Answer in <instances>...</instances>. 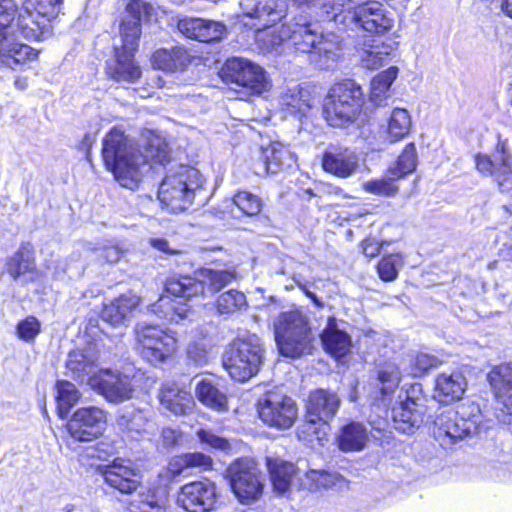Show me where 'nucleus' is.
<instances>
[{
    "instance_id": "23",
    "label": "nucleus",
    "mask_w": 512,
    "mask_h": 512,
    "mask_svg": "<svg viewBox=\"0 0 512 512\" xmlns=\"http://www.w3.org/2000/svg\"><path fill=\"white\" fill-rule=\"evenodd\" d=\"M14 34L15 30L11 24L0 31V63L12 69L15 65L34 60L38 56L35 49L17 42Z\"/></svg>"
},
{
    "instance_id": "54",
    "label": "nucleus",
    "mask_w": 512,
    "mask_h": 512,
    "mask_svg": "<svg viewBox=\"0 0 512 512\" xmlns=\"http://www.w3.org/2000/svg\"><path fill=\"white\" fill-rule=\"evenodd\" d=\"M307 478L315 483L316 488L342 487L345 483L341 475L327 471L312 470L307 473Z\"/></svg>"
},
{
    "instance_id": "10",
    "label": "nucleus",
    "mask_w": 512,
    "mask_h": 512,
    "mask_svg": "<svg viewBox=\"0 0 512 512\" xmlns=\"http://www.w3.org/2000/svg\"><path fill=\"white\" fill-rule=\"evenodd\" d=\"M296 417L295 401L278 390L268 391L258 400V418L271 427L287 429Z\"/></svg>"
},
{
    "instance_id": "3",
    "label": "nucleus",
    "mask_w": 512,
    "mask_h": 512,
    "mask_svg": "<svg viewBox=\"0 0 512 512\" xmlns=\"http://www.w3.org/2000/svg\"><path fill=\"white\" fill-rule=\"evenodd\" d=\"M153 6L144 0H131L120 25L121 49L115 48V59L107 64V74L118 83L136 82L141 69L134 62V52L141 36V21L151 16Z\"/></svg>"
},
{
    "instance_id": "7",
    "label": "nucleus",
    "mask_w": 512,
    "mask_h": 512,
    "mask_svg": "<svg viewBox=\"0 0 512 512\" xmlns=\"http://www.w3.org/2000/svg\"><path fill=\"white\" fill-rule=\"evenodd\" d=\"M136 350L149 363H164L177 349L176 338L155 325L137 324L135 328Z\"/></svg>"
},
{
    "instance_id": "55",
    "label": "nucleus",
    "mask_w": 512,
    "mask_h": 512,
    "mask_svg": "<svg viewBox=\"0 0 512 512\" xmlns=\"http://www.w3.org/2000/svg\"><path fill=\"white\" fill-rule=\"evenodd\" d=\"M280 104L286 106L291 114L305 115L309 105L302 99L298 87L290 89L281 97Z\"/></svg>"
},
{
    "instance_id": "49",
    "label": "nucleus",
    "mask_w": 512,
    "mask_h": 512,
    "mask_svg": "<svg viewBox=\"0 0 512 512\" xmlns=\"http://www.w3.org/2000/svg\"><path fill=\"white\" fill-rule=\"evenodd\" d=\"M212 466V459L200 452L188 453L179 459L175 460V462L170 463L169 470L173 475H180L185 468L188 467H200L203 469H208Z\"/></svg>"
},
{
    "instance_id": "43",
    "label": "nucleus",
    "mask_w": 512,
    "mask_h": 512,
    "mask_svg": "<svg viewBox=\"0 0 512 512\" xmlns=\"http://www.w3.org/2000/svg\"><path fill=\"white\" fill-rule=\"evenodd\" d=\"M398 75V68L389 67L387 70L379 73L371 81L370 100L375 105H382L387 97V93Z\"/></svg>"
},
{
    "instance_id": "32",
    "label": "nucleus",
    "mask_w": 512,
    "mask_h": 512,
    "mask_svg": "<svg viewBox=\"0 0 512 512\" xmlns=\"http://www.w3.org/2000/svg\"><path fill=\"white\" fill-rule=\"evenodd\" d=\"M321 341L325 351L335 358L345 356L351 347L350 336L345 331L338 329L332 318H329L327 326L321 334Z\"/></svg>"
},
{
    "instance_id": "34",
    "label": "nucleus",
    "mask_w": 512,
    "mask_h": 512,
    "mask_svg": "<svg viewBox=\"0 0 512 512\" xmlns=\"http://www.w3.org/2000/svg\"><path fill=\"white\" fill-rule=\"evenodd\" d=\"M267 467L274 491L279 495L285 494L296 476L295 465L280 458L268 457Z\"/></svg>"
},
{
    "instance_id": "35",
    "label": "nucleus",
    "mask_w": 512,
    "mask_h": 512,
    "mask_svg": "<svg viewBox=\"0 0 512 512\" xmlns=\"http://www.w3.org/2000/svg\"><path fill=\"white\" fill-rule=\"evenodd\" d=\"M368 431L360 422H350L343 426L337 436L338 447L343 452H358L365 448Z\"/></svg>"
},
{
    "instance_id": "61",
    "label": "nucleus",
    "mask_w": 512,
    "mask_h": 512,
    "mask_svg": "<svg viewBox=\"0 0 512 512\" xmlns=\"http://www.w3.org/2000/svg\"><path fill=\"white\" fill-rule=\"evenodd\" d=\"M241 13L238 15L239 22L244 26L252 28L256 16V0H241Z\"/></svg>"
},
{
    "instance_id": "12",
    "label": "nucleus",
    "mask_w": 512,
    "mask_h": 512,
    "mask_svg": "<svg viewBox=\"0 0 512 512\" xmlns=\"http://www.w3.org/2000/svg\"><path fill=\"white\" fill-rule=\"evenodd\" d=\"M223 366L230 377L245 382L253 376L256 362V345L254 339H237L226 349Z\"/></svg>"
},
{
    "instance_id": "46",
    "label": "nucleus",
    "mask_w": 512,
    "mask_h": 512,
    "mask_svg": "<svg viewBox=\"0 0 512 512\" xmlns=\"http://www.w3.org/2000/svg\"><path fill=\"white\" fill-rule=\"evenodd\" d=\"M399 180L396 175H391L388 169L387 174L381 178L367 181L363 184L366 192L378 196L393 197L398 192L396 182Z\"/></svg>"
},
{
    "instance_id": "4",
    "label": "nucleus",
    "mask_w": 512,
    "mask_h": 512,
    "mask_svg": "<svg viewBox=\"0 0 512 512\" xmlns=\"http://www.w3.org/2000/svg\"><path fill=\"white\" fill-rule=\"evenodd\" d=\"M204 179L194 167L178 165L169 169L160 184L158 198L173 213L188 209L198 192L202 189Z\"/></svg>"
},
{
    "instance_id": "60",
    "label": "nucleus",
    "mask_w": 512,
    "mask_h": 512,
    "mask_svg": "<svg viewBox=\"0 0 512 512\" xmlns=\"http://www.w3.org/2000/svg\"><path fill=\"white\" fill-rule=\"evenodd\" d=\"M17 13V5L14 0H0V31L12 24Z\"/></svg>"
},
{
    "instance_id": "44",
    "label": "nucleus",
    "mask_w": 512,
    "mask_h": 512,
    "mask_svg": "<svg viewBox=\"0 0 512 512\" xmlns=\"http://www.w3.org/2000/svg\"><path fill=\"white\" fill-rule=\"evenodd\" d=\"M19 33L28 40H40L47 23L37 17L32 11L25 9L20 13L16 23Z\"/></svg>"
},
{
    "instance_id": "42",
    "label": "nucleus",
    "mask_w": 512,
    "mask_h": 512,
    "mask_svg": "<svg viewBox=\"0 0 512 512\" xmlns=\"http://www.w3.org/2000/svg\"><path fill=\"white\" fill-rule=\"evenodd\" d=\"M463 411L446 410L439 414L434 421L433 434L436 441L443 448L451 447V438H449L450 429L461 418Z\"/></svg>"
},
{
    "instance_id": "13",
    "label": "nucleus",
    "mask_w": 512,
    "mask_h": 512,
    "mask_svg": "<svg viewBox=\"0 0 512 512\" xmlns=\"http://www.w3.org/2000/svg\"><path fill=\"white\" fill-rule=\"evenodd\" d=\"M89 386L109 403L119 404L132 398L133 385L129 376L110 369L100 370L89 378Z\"/></svg>"
},
{
    "instance_id": "62",
    "label": "nucleus",
    "mask_w": 512,
    "mask_h": 512,
    "mask_svg": "<svg viewBox=\"0 0 512 512\" xmlns=\"http://www.w3.org/2000/svg\"><path fill=\"white\" fill-rule=\"evenodd\" d=\"M99 256L108 263L118 262L125 254V251L118 245L111 244L106 245L101 249H98Z\"/></svg>"
},
{
    "instance_id": "33",
    "label": "nucleus",
    "mask_w": 512,
    "mask_h": 512,
    "mask_svg": "<svg viewBox=\"0 0 512 512\" xmlns=\"http://www.w3.org/2000/svg\"><path fill=\"white\" fill-rule=\"evenodd\" d=\"M261 160L266 174H275L282 166H291L295 163L296 156L284 144L272 142L261 147Z\"/></svg>"
},
{
    "instance_id": "15",
    "label": "nucleus",
    "mask_w": 512,
    "mask_h": 512,
    "mask_svg": "<svg viewBox=\"0 0 512 512\" xmlns=\"http://www.w3.org/2000/svg\"><path fill=\"white\" fill-rule=\"evenodd\" d=\"M475 163L480 173L495 178L503 192L512 190V156L507 151L504 142L497 144L492 158L486 155H477Z\"/></svg>"
},
{
    "instance_id": "22",
    "label": "nucleus",
    "mask_w": 512,
    "mask_h": 512,
    "mask_svg": "<svg viewBox=\"0 0 512 512\" xmlns=\"http://www.w3.org/2000/svg\"><path fill=\"white\" fill-rule=\"evenodd\" d=\"M321 165L326 173L346 179L357 172L359 158L348 148L329 146L322 155Z\"/></svg>"
},
{
    "instance_id": "6",
    "label": "nucleus",
    "mask_w": 512,
    "mask_h": 512,
    "mask_svg": "<svg viewBox=\"0 0 512 512\" xmlns=\"http://www.w3.org/2000/svg\"><path fill=\"white\" fill-rule=\"evenodd\" d=\"M275 339L282 356L299 358L311 352V333L307 318L295 310L282 313L275 323Z\"/></svg>"
},
{
    "instance_id": "28",
    "label": "nucleus",
    "mask_w": 512,
    "mask_h": 512,
    "mask_svg": "<svg viewBox=\"0 0 512 512\" xmlns=\"http://www.w3.org/2000/svg\"><path fill=\"white\" fill-rule=\"evenodd\" d=\"M161 406L176 416L188 415L195 408V401L189 391L176 384H165L159 392Z\"/></svg>"
},
{
    "instance_id": "19",
    "label": "nucleus",
    "mask_w": 512,
    "mask_h": 512,
    "mask_svg": "<svg viewBox=\"0 0 512 512\" xmlns=\"http://www.w3.org/2000/svg\"><path fill=\"white\" fill-rule=\"evenodd\" d=\"M219 75L231 90L240 92L238 88H243L251 96L256 93V68L251 62L241 58L228 59Z\"/></svg>"
},
{
    "instance_id": "36",
    "label": "nucleus",
    "mask_w": 512,
    "mask_h": 512,
    "mask_svg": "<svg viewBox=\"0 0 512 512\" xmlns=\"http://www.w3.org/2000/svg\"><path fill=\"white\" fill-rule=\"evenodd\" d=\"M197 399L205 406L219 412L228 410V399L224 391L209 378L200 380L195 387Z\"/></svg>"
},
{
    "instance_id": "38",
    "label": "nucleus",
    "mask_w": 512,
    "mask_h": 512,
    "mask_svg": "<svg viewBox=\"0 0 512 512\" xmlns=\"http://www.w3.org/2000/svg\"><path fill=\"white\" fill-rule=\"evenodd\" d=\"M299 6L305 5L317 10L321 21H339L343 9L352 6L351 0H293Z\"/></svg>"
},
{
    "instance_id": "27",
    "label": "nucleus",
    "mask_w": 512,
    "mask_h": 512,
    "mask_svg": "<svg viewBox=\"0 0 512 512\" xmlns=\"http://www.w3.org/2000/svg\"><path fill=\"white\" fill-rule=\"evenodd\" d=\"M467 388L466 378L460 372L441 373L435 379L434 399L441 404H451L462 399Z\"/></svg>"
},
{
    "instance_id": "21",
    "label": "nucleus",
    "mask_w": 512,
    "mask_h": 512,
    "mask_svg": "<svg viewBox=\"0 0 512 512\" xmlns=\"http://www.w3.org/2000/svg\"><path fill=\"white\" fill-rule=\"evenodd\" d=\"M176 27L186 38L204 43L220 41L226 33L221 22L187 16L179 18Z\"/></svg>"
},
{
    "instance_id": "16",
    "label": "nucleus",
    "mask_w": 512,
    "mask_h": 512,
    "mask_svg": "<svg viewBox=\"0 0 512 512\" xmlns=\"http://www.w3.org/2000/svg\"><path fill=\"white\" fill-rule=\"evenodd\" d=\"M227 473L232 490L242 504H251L256 500V461L241 458L232 463Z\"/></svg>"
},
{
    "instance_id": "53",
    "label": "nucleus",
    "mask_w": 512,
    "mask_h": 512,
    "mask_svg": "<svg viewBox=\"0 0 512 512\" xmlns=\"http://www.w3.org/2000/svg\"><path fill=\"white\" fill-rule=\"evenodd\" d=\"M401 373L394 363L385 364L378 372V381L381 384L382 395L390 394L399 384Z\"/></svg>"
},
{
    "instance_id": "11",
    "label": "nucleus",
    "mask_w": 512,
    "mask_h": 512,
    "mask_svg": "<svg viewBox=\"0 0 512 512\" xmlns=\"http://www.w3.org/2000/svg\"><path fill=\"white\" fill-rule=\"evenodd\" d=\"M107 425V412L97 406L77 409L67 422L69 435L80 442L93 441L104 433Z\"/></svg>"
},
{
    "instance_id": "24",
    "label": "nucleus",
    "mask_w": 512,
    "mask_h": 512,
    "mask_svg": "<svg viewBox=\"0 0 512 512\" xmlns=\"http://www.w3.org/2000/svg\"><path fill=\"white\" fill-rule=\"evenodd\" d=\"M166 295H162L150 306L151 312L159 319L166 320L169 323L179 324L184 320H191L194 314L190 306L182 299L185 296H177L169 293L165 288ZM186 299H189L186 297Z\"/></svg>"
},
{
    "instance_id": "25",
    "label": "nucleus",
    "mask_w": 512,
    "mask_h": 512,
    "mask_svg": "<svg viewBox=\"0 0 512 512\" xmlns=\"http://www.w3.org/2000/svg\"><path fill=\"white\" fill-rule=\"evenodd\" d=\"M6 271L14 281L23 283L33 282L38 278L35 258L32 246L29 243L22 244L20 248L8 258Z\"/></svg>"
},
{
    "instance_id": "20",
    "label": "nucleus",
    "mask_w": 512,
    "mask_h": 512,
    "mask_svg": "<svg viewBox=\"0 0 512 512\" xmlns=\"http://www.w3.org/2000/svg\"><path fill=\"white\" fill-rule=\"evenodd\" d=\"M339 406L340 399L336 393L324 389L311 392L306 404L308 423H320L328 428V422L336 415Z\"/></svg>"
},
{
    "instance_id": "52",
    "label": "nucleus",
    "mask_w": 512,
    "mask_h": 512,
    "mask_svg": "<svg viewBox=\"0 0 512 512\" xmlns=\"http://www.w3.org/2000/svg\"><path fill=\"white\" fill-rule=\"evenodd\" d=\"M403 266V257L399 253L384 256L378 263L377 272L381 280L385 282L394 281L398 276L399 269Z\"/></svg>"
},
{
    "instance_id": "37",
    "label": "nucleus",
    "mask_w": 512,
    "mask_h": 512,
    "mask_svg": "<svg viewBox=\"0 0 512 512\" xmlns=\"http://www.w3.org/2000/svg\"><path fill=\"white\" fill-rule=\"evenodd\" d=\"M392 47L382 41L369 39L358 49L361 64L368 69L381 67L391 54Z\"/></svg>"
},
{
    "instance_id": "39",
    "label": "nucleus",
    "mask_w": 512,
    "mask_h": 512,
    "mask_svg": "<svg viewBox=\"0 0 512 512\" xmlns=\"http://www.w3.org/2000/svg\"><path fill=\"white\" fill-rule=\"evenodd\" d=\"M116 422L122 431L131 434V437H136L146 431L149 419L142 410L126 408L121 410Z\"/></svg>"
},
{
    "instance_id": "31",
    "label": "nucleus",
    "mask_w": 512,
    "mask_h": 512,
    "mask_svg": "<svg viewBox=\"0 0 512 512\" xmlns=\"http://www.w3.org/2000/svg\"><path fill=\"white\" fill-rule=\"evenodd\" d=\"M190 62L189 52L181 46L159 49L152 56L153 67L166 72L183 71Z\"/></svg>"
},
{
    "instance_id": "8",
    "label": "nucleus",
    "mask_w": 512,
    "mask_h": 512,
    "mask_svg": "<svg viewBox=\"0 0 512 512\" xmlns=\"http://www.w3.org/2000/svg\"><path fill=\"white\" fill-rule=\"evenodd\" d=\"M201 276L202 280L190 276L170 278L166 281V289L174 295L192 298L202 294L205 287L211 293L218 292L234 279V274L225 270L205 269Z\"/></svg>"
},
{
    "instance_id": "56",
    "label": "nucleus",
    "mask_w": 512,
    "mask_h": 512,
    "mask_svg": "<svg viewBox=\"0 0 512 512\" xmlns=\"http://www.w3.org/2000/svg\"><path fill=\"white\" fill-rule=\"evenodd\" d=\"M41 331V324L34 316H28L16 327L17 336L25 342H33Z\"/></svg>"
},
{
    "instance_id": "2",
    "label": "nucleus",
    "mask_w": 512,
    "mask_h": 512,
    "mask_svg": "<svg viewBox=\"0 0 512 512\" xmlns=\"http://www.w3.org/2000/svg\"><path fill=\"white\" fill-rule=\"evenodd\" d=\"M260 29L258 28V32ZM290 40L295 50L309 55V61L320 69H332L340 59L341 48L334 36H325L318 22L299 14L289 23L258 38V48L274 50L284 41Z\"/></svg>"
},
{
    "instance_id": "9",
    "label": "nucleus",
    "mask_w": 512,
    "mask_h": 512,
    "mask_svg": "<svg viewBox=\"0 0 512 512\" xmlns=\"http://www.w3.org/2000/svg\"><path fill=\"white\" fill-rule=\"evenodd\" d=\"M351 4L349 9H343L339 21L349 20L363 30L375 34H384L393 27L392 14L383 4L373 1L356 5L353 0Z\"/></svg>"
},
{
    "instance_id": "47",
    "label": "nucleus",
    "mask_w": 512,
    "mask_h": 512,
    "mask_svg": "<svg viewBox=\"0 0 512 512\" xmlns=\"http://www.w3.org/2000/svg\"><path fill=\"white\" fill-rule=\"evenodd\" d=\"M472 416L465 418V413H461V418L452 426L449 430V438H451V446L457 443L459 440L464 439L470 434L477 430V416L474 412L479 413V407L472 405L471 407Z\"/></svg>"
},
{
    "instance_id": "64",
    "label": "nucleus",
    "mask_w": 512,
    "mask_h": 512,
    "mask_svg": "<svg viewBox=\"0 0 512 512\" xmlns=\"http://www.w3.org/2000/svg\"><path fill=\"white\" fill-rule=\"evenodd\" d=\"M258 97L271 91L273 84L269 74L258 66Z\"/></svg>"
},
{
    "instance_id": "17",
    "label": "nucleus",
    "mask_w": 512,
    "mask_h": 512,
    "mask_svg": "<svg viewBox=\"0 0 512 512\" xmlns=\"http://www.w3.org/2000/svg\"><path fill=\"white\" fill-rule=\"evenodd\" d=\"M98 473L110 488L122 494H132L140 486V476L131 461L115 459L98 467Z\"/></svg>"
},
{
    "instance_id": "40",
    "label": "nucleus",
    "mask_w": 512,
    "mask_h": 512,
    "mask_svg": "<svg viewBox=\"0 0 512 512\" xmlns=\"http://www.w3.org/2000/svg\"><path fill=\"white\" fill-rule=\"evenodd\" d=\"M55 388L58 415L61 419H66L71 408L78 403L81 394L76 386L67 380L57 381Z\"/></svg>"
},
{
    "instance_id": "58",
    "label": "nucleus",
    "mask_w": 512,
    "mask_h": 512,
    "mask_svg": "<svg viewBox=\"0 0 512 512\" xmlns=\"http://www.w3.org/2000/svg\"><path fill=\"white\" fill-rule=\"evenodd\" d=\"M437 365L438 359L436 357L426 353H419L413 360L411 374L414 377H420L431 368L437 367Z\"/></svg>"
},
{
    "instance_id": "18",
    "label": "nucleus",
    "mask_w": 512,
    "mask_h": 512,
    "mask_svg": "<svg viewBox=\"0 0 512 512\" xmlns=\"http://www.w3.org/2000/svg\"><path fill=\"white\" fill-rule=\"evenodd\" d=\"M217 500L216 486L209 480L185 484L178 495L177 503L188 512H210Z\"/></svg>"
},
{
    "instance_id": "41",
    "label": "nucleus",
    "mask_w": 512,
    "mask_h": 512,
    "mask_svg": "<svg viewBox=\"0 0 512 512\" xmlns=\"http://www.w3.org/2000/svg\"><path fill=\"white\" fill-rule=\"evenodd\" d=\"M412 126V121L409 112L403 108L393 109L387 127V139L389 142L394 143L406 137Z\"/></svg>"
},
{
    "instance_id": "63",
    "label": "nucleus",
    "mask_w": 512,
    "mask_h": 512,
    "mask_svg": "<svg viewBox=\"0 0 512 512\" xmlns=\"http://www.w3.org/2000/svg\"><path fill=\"white\" fill-rule=\"evenodd\" d=\"M188 358L197 366H203L208 362V353L202 346L191 344L187 350Z\"/></svg>"
},
{
    "instance_id": "45",
    "label": "nucleus",
    "mask_w": 512,
    "mask_h": 512,
    "mask_svg": "<svg viewBox=\"0 0 512 512\" xmlns=\"http://www.w3.org/2000/svg\"><path fill=\"white\" fill-rule=\"evenodd\" d=\"M418 164V154L414 143H408L401 154L398 156L393 166L389 168L391 175H396L399 179L413 173Z\"/></svg>"
},
{
    "instance_id": "14",
    "label": "nucleus",
    "mask_w": 512,
    "mask_h": 512,
    "mask_svg": "<svg viewBox=\"0 0 512 512\" xmlns=\"http://www.w3.org/2000/svg\"><path fill=\"white\" fill-rule=\"evenodd\" d=\"M487 379L496 400L495 415L499 422L508 424L512 416V364L494 367Z\"/></svg>"
},
{
    "instance_id": "59",
    "label": "nucleus",
    "mask_w": 512,
    "mask_h": 512,
    "mask_svg": "<svg viewBox=\"0 0 512 512\" xmlns=\"http://www.w3.org/2000/svg\"><path fill=\"white\" fill-rule=\"evenodd\" d=\"M235 205L238 207L243 214L247 216L256 215L255 211V198L254 195L248 192H238L233 199Z\"/></svg>"
},
{
    "instance_id": "50",
    "label": "nucleus",
    "mask_w": 512,
    "mask_h": 512,
    "mask_svg": "<svg viewBox=\"0 0 512 512\" xmlns=\"http://www.w3.org/2000/svg\"><path fill=\"white\" fill-rule=\"evenodd\" d=\"M286 12L285 2L282 0H270L265 5L258 7V25L260 21L263 28H269L281 20Z\"/></svg>"
},
{
    "instance_id": "30",
    "label": "nucleus",
    "mask_w": 512,
    "mask_h": 512,
    "mask_svg": "<svg viewBox=\"0 0 512 512\" xmlns=\"http://www.w3.org/2000/svg\"><path fill=\"white\" fill-rule=\"evenodd\" d=\"M97 356L91 350H75L68 354L66 360L67 375L78 382L87 381L97 373Z\"/></svg>"
},
{
    "instance_id": "5",
    "label": "nucleus",
    "mask_w": 512,
    "mask_h": 512,
    "mask_svg": "<svg viewBox=\"0 0 512 512\" xmlns=\"http://www.w3.org/2000/svg\"><path fill=\"white\" fill-rule=\"evenodd\" d=\"M363 105V91L351 80L334 84L323 101V116L332 127H346L354 123Z\"/></svg>"
},
{
    "instance_id": "57",
    "label": "nucleus",
    "mask_w": 512,
    "mask_h": 512,
    "mask_svg": "<svg viewBox=\"0 0 512 512\" xmlns=\"http://www.w3.org/2000/svg\"><path fill=\"white\" fill-rule=\"evenodd\" d=\"M197 436L202 444L209 446L212 449L227 452L231 449V445L226 438H222L210 430L200 429Z\"/></svg>"
},
{
    "instance_id": "51",
    "label": "nucleus",
    "mask_w": 512,
    "mask_h": 512,
    "mask_svg": "<svg viewBox=\"0 0 512 512\" xmlns=\"http://www.w3.org/2000/svg\"><path fill=\"white\" fill-rule=\"evenodd\" d=\"M246 305L247 301L244 293L229 290L218 297L216 307L220 314H232Z\"/></svg>"
},
{
    "instance_id": "1",
    "label": "nucleus",
    "mask_w": 512,
    "mask_h": 512,
    "mask_svg": "<svg viewBox=\"0 0 512 512\" xmlns=\"http://www.w3.org/2000/svg\"><path fill=\"white\" fill-rule=\"evenodd\" d=\"M102 158L115 180L135 190L142 177L154 164L170 163L168 145L160 136H151L142 145L134 143L120 129H112L103 140Z\"/></svg>"
},
{
    "instance_id": "29",
    "label": "nucleus",
    "mask_w": 512,
    "mask_h": 512,
    "mask_svg": "<svg viewBox=\"0 0 512 512\" xmlns=\"http://www.w3.org/2000/svg\"><path fill=\"white\" fill-rule=\"evenodd\" d=\"M392 419L395 429L404 434L413 433L424 421L421 406L410 397L393 407Z\"/></svg>"
},
{
    "instance_id": "26",
    "label": "nucleus",
    "mask_w": 512,
    "mask_h": 512,
    "mask_svg": "<svg viewBox=\"0 0 512 512\" xmlns=\"http://www.w3.org/2000/svg\"><path fill=\"white\" fill-rule=\"evenodd\" d=\"M140 298L133 293H124L118 298L105 304L101 319L112 327L126 326L130 321L132 311L139 305Z\"/></svg>"
},
{
    "instance_id": "48",
    "label": "nucleus",
    "mask_w": 512,
    "mask_h": 512,
    "mask_svg": "<svg viewBox=\"0 0 512 512\" xmlns=\"http://www.w3.org/2000/svg\"><path fill=\"white\" fill-rule=\"evenodd\" d=\"M62 0H26L24 8L32 11L37 17L50 22L60 12Z\"/></svg>"
}]
</instances>
